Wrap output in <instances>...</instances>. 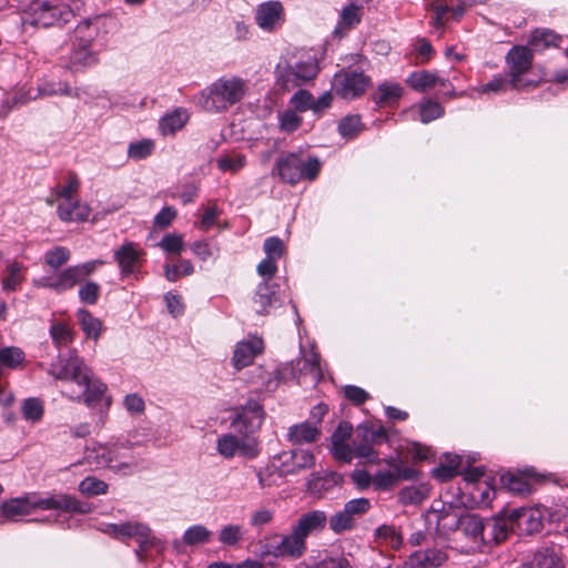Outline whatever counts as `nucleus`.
<instances>
[{"label":"nucleus","mask_w":568,"mask_h":568,"mask_svg":"<svg viewBox=\"0 0 568 568\" xmlns=\"http://www.w3.org/2000/svg\"><path fill=\"white\" fill-rule=\"evenodd\" d=\"M49 374L63 382L61 393L70 399L83 400L89 407L104 399L106 385L94 378L84 361L77 355H70L64 363L52 364Z\"/></svg>","instance_id":"obj_1"},{"label":"nucleus","mask_w":568,"mask_h":568,"mask_svg":"<svg viewBox=\"0 0 568 568\" xmlns=\"http://www.w3.org/2000/svg\"><path fill=\"white\" fill-rule=\"evenodd\" d=\"M37 508L43 510L60 509L77 514H85L90 510L87 504H82L75 497L69 495H53L47 497L27 495L2 503V523L6 520L17 521L19 518L29 515Z\"/></svg>","instance_id":"obj_2"},{"label":"nucleus","mask_w":568,"mask_h":568,"mask_svg":"<svg viewBox=\"0 0 568 568\" xmlns=\"http://www.w3.org/2000/svg\"><path fill=\"white\" fill-rule=\"evenodd\" d=\"M247 92L246 81L240 77H221L203 93V108L210 112H225L242 101Z\"/></svg>","instance_id":"obj_3"},{"label":"nucleus","mask_w":568,"mask_h":568,"mask_svg":"<svg viewBox=\"0 0 568 568\" xmlns=\"http://www.w3.org/2000/svg\"><path fill=\"white\" fill-rule=\"evenodd\" d=\"M322 163L316 156L305 154L303 151L290 152L280 156L275 171L281 180L295 185L302 180L314 181L321 172Z\"/></svg>","instance_id":"obj_4"},{"label":"nucleus","mask_w":568,"mask_h":568,"mask_svg":"<svg viewBox=\"0 0 568 568\" xmlns=\"http://www.w3.org/2000/svg\"><path fill=\"white\" fill-rule=\"evenodd\" d=\"M88 463L95 467H109L118 473H131L138 467V462L131 453V447L126 445H94L88 448L85 453Z\"/></svg>","instance_id":"obj_5"},{"label":"nucleus","mask_w":568,"mask_h":568,"mask_svg":"<svg viewBox=\"0 0 568 568\" xmlns=\"http://www.w3.org/2000/svg\"><path fill=\"white\" fill-rule=\"evenodd\" d=\"M69 6L57 0H34L24 10L23 23L49 28L68 23L73 18Z\"/></svg>","instance_id":"obj_6"},{"label":"nucleus","mask_w":568,"mask_h":568,"mask_svg":"<svg viewBox=\"0 0 568 568\" xmlns=\"http://www.w3.org/2000/svg\"><path fill=\"white\" fill-rule=\"evenodd\" d=\"M317 73L318 64L312 57L293 63L281 62L276 67V82L282 89L291 91L313 80Z\"/></svg>","instance_id":"obj_7"},{"label":"nucleus","mask_w":568,"mask_h":568,"mask_svg":"<svg viewBox=\"0 0 568 568\" xmlns=\"http://www.w3.org/2000/svg\"><path fill=\"white\" fill-rule=\"evenodd\" d=\"M532 51L525 45H515L508 51L506 64L509 70L508 75L511 78V89L519 91L537 87V80L527 78L532 67Z\"/></svg>","instance_id":"obj_8"},{"label":"nucleus","mask_w":568,"mask_h":568,"mask_svg":"<svg viewBox=\"0 0 568 568\" xmlns=\"http://www.w3.org/2000/svg\"><path fill=\"white\" fill-rule=\"evenodd\" d=\"M456 528H459L465 536L475 542L479 540L485 541V523L478 515L470 514L462 518L448 511L437 515V529L454 530Z\"/></svg>","instance_id":"obj_9"},{"label":"nucleus","mask_w":568,"mask_h":568,"mask_svg":"<svg viewBox=\"0 0 568 568\" xmlns=\"http://www.w3.org/2000/svg\"><path fill=\"white\" fill-rule=\"evenodd\" d=\"M371 85V78L352 69L337 72L333 80V89L343 99L353 100L361 97Z\"/></svg>","instance_id":"obj_10"},{"label":"nucleus","mask_w":568,"mask_h":568,"mask_svg":"<svg viewBox=\"0 0 568 568\" xmlns=\"http://www.w3.org/2000/svg\"><path fill=\"white\" fill-rule=\"evenodd\" d=\"M306 551V542L292 529L288 535L274 536L267 539L264 555L282 559H298Z\"/></svg>","instance_id":"obj_11"},{"label":"nucleus","mask_w":568,"mask_h":568,"mask_svg":"<svg viewBox=\"0 0 568 568\" xmlns=\"http://www.w3.org/2000/svg\"><path fill=\"white\" fill-rule=\"evenodd\" d=\"M278 463L280 477L298 474L315 465L314 455L307 449H293L274 456Z\"/></svg>","instance_id":"obj_12"},{"label":"nucleus","mask_w":568,"mask_h":568,"mask_svg":"<svg viewBox=\"0 0 568 568\" xmlns=\"http://www.w3.org/2000/svg\"><path fill=\"white\" fill-rule=\"evenodd\" d=\"M263 420L264 410L262 405L255 400H248L246 405L241 408L231 425L237 433L248 435L258 430Z\"/></svg>","instance_id":"obj_13"},{"label":"nucleus","mask_w":568,"mask_h":568,"mask_svg":"<svg viewBox=\"0 0 568 568\" xmlns=\"http://www.w3.org/2000/svg\"><path fill=\"white\" fill-rule=\"evenodd\" d=\"M114 260L116 261L122 277L136 275L140 272L144 252L133 242H125L114 251Z\"/></svg>","instance_id":"obj_14"},{"label":"nucleus","mask_w":568,"mask_h":568,"mask_svg":"<svg viewBox=\"0 0 568 568\" xmlns=\"http://www.w3.org/2000/svg\"><path fill=\"white\" fill-rule=\"evenodd\" d=\"M513 519L532 521V511L526 509L514 510L510 519L495 517L485 523V541L499 544L504 541L510 529L509 524Z\"/></svg>","instance_id":"obj_15"},{"label":"nucleus","mask_w":568,"mask_h":568,"mask_svg":"<svg viewBox=\"0 0 568 568\" xmlns=\"http://www.w3.org/2000/svg\"><path fill=\"white\" fill-rule=\"evenodd\" d=\"M292 375L298 384L307 382L312 384L318 383L322 378L318 354L312 351L310 354L297 359L292 366Z\"/></svg>","instance_id":"obj_16"},{"label":"nucleus","mask_w":568,"mask_h":568,"mask_svg":"<svg viewBox=\"0 0 568 568\" xmlns=\"http://www.w3.org/2000/svg\"><path fill=\"white\" fill-rule=\"evenodd\" d=\"M282 300L278 292V285L263 281L257 285L253 297L254 310L260 315L270 314L273 307L281 305Z\"/></svg>","instance_id":"obj_17"},{"label":"nucleus","mask_w":568,"mask_h":568,"mask_svg":"<svg viewBox=\"0 0 568 568\" xmlns=\"http://www.w3.org/2000/svg\"><path fill=\"white\" fill-rule=\"evenodd\" d=\"M264 349V342L261 337L252 336L248 339L236 344L233 353V365L236 369L250 366L255 357Z\"/></svg>","instance_id":"obj_18"},{"label":"nucleus","mask_w":568,"mask_h":568,"mask_svg":"<svg viewBox=\"0 0 568 568\" xmlns=\"http://www.w3.org/2000/svg\"><path fill=\"white\" fill-rule=\"evenodd\" d=\"M73 266L67 267L62 272L52 275L43 276L34 281V285L38 287H45L54 291L55 293H63L72 290L79 282L80 278Z\"/></svg>","instance_id":"obj_19"},{"label":"nucleus","mask_w":568,"mask_h":568,"mask_svg":"<svg viewBox=\"0 0 568 568\" xmlns=\"http://www.w3.org/2000/svg\"><path fill=\"white\" fill-rule=\"evenodd\" d=\"M256 23L264 30H273L284 21L283 7L278 1H268L258 6L255 14Z\"/></svg>","instance_id":"obj_20"},{"label":"nucleus","mask_w":568,"mask_h":568,"mask_svg":"<svg viewBox=\"0 0 568 568\" xmlns=\"http://www.w3.org/2000/svg\"><path fill=\"white\" fill-rule=\"evenodd\" d=\"M327 523V516L323 510H312L303 514L292 529L306 542V538L317 531H322Z\"/></svg>","instance_id":"obj_21"},{"label":"nucleus","mask_w":568,"mask_h":568,"mask_svg":"<svg viewBox=\"0 0 568 568\" xmlns=\"http://www.w3.org/2000/svg\"><path fill=\"white\" fill-rule=\"evenodd\" d=\"M447 559L446 550L437 547L418 550L409 556V562L414 568H437Z\"/></svg>","instance_id":"obj_22"},{"label":"nucleus","mask_w":568,"mask_h":568,"mask_svg":"<svg viewBox=\"0 0 568 568\" xmlns=\"http://www.w3.org/2000/svg\"><path fill=\"white\" fill-rule=\"evenodd\" d=\"M404 92L403 87L398 82L384 81L379 83L372 94V100L379 108L396 105Z\"/></svg>","instance_id":"obj_23"},{"label":"nucleus","mask_w":568,"mask_h":568,"mask_svg":"<svg viewBox=\"0 0 568 568\" xmlns=\"http://www.w3.org/2000/svg\"><path fill=\"white\" fill-rule=\"evenodd\" d=\"M57 213L60 220L64 222H84L89 219L91 210L88 204L78 199H72L59 202Z\"/></svg>","instance_id":"obj_24"},{"label":"nucleus","mask_w":568,"mask_h":568,"mask_svg":"<svg viewBox=\"0 0 568 568\" xmlns=\"http://www.w3.org/2000/svg\"><path fill=\"white\" fill-rule=\"evenodd\" d=\"M320 435L321 429L317 426L312 425L308 422H304L291 426L287 433V438L294 445H302L317 440Z\"/></svg>","instance_id":"obj_25"},{"label":"nucleus","mask_w":568,"mask_h":568,"mask_svg":"<svg viewBox=\"0 0 568 568\" xmlns=\"http://www.w3.org/2000/svg\"><path fill=\"white\" fill-rule=\"evenodd\" d=\"M27 268L23 264L12 261L6 266L2 275V291L14 292L26 281Z\"/></svg>","instance_id":"obj_26"},{"label":"nucleus","mask_w":568,"mask_h":568,"mask_svg":"<svg viewBox=\"0 0 568 568\" xmlns=\"http://www.w3.org/2000/svg\"><path fill=\"white\" fill-rule=\"evenodd\" d=\"M428 497L429 488L425 484L405 486L397 494L398 503L404 506L420 505Z\"/></svg>","instance_id":"obj_27"},{"label":"nucleus","mask_w":568,"mask_h":568,"mask_svg":"<svg viewBox=\"0 0 568 568\" xmlns=\"http://www.w3.org/2000/svg\"><path fill=\"white\" fill-rule=\"evenodd\" d=\"M97 62V54L90 47L72 45L68 68L72 72H78L87 67H91Z\"/></svg>","instance_id":"obj_28"},{"label":"nucleus","mask_w":568,"mask_h":568,"mask_svg":"<svg viewBox=\"0 0 568 568\" xmlns=\"http://www.w3.org/2000/svg\"><path fill=\"white\" fill-rule=\"evenodd\" d=\"M99 33V27L91 20L81 21L73 31L72 45L92 47Z\"/></svg>","instance_id":"obj_29"},{"label":"nucleus","mask_w":568,"mask_h":568,"mask_svg":"<svg viewBox=\"0 0 568 568\" xmlns=\"http://www.w3.org/2000/svg\"><path fill=\"white\" fill-rule=\"evenodd\" d=\"M187 121V111L184 109H176L160 120L159 128L164 135L174 134L176 131L181 130Z\"/></svg>","instance_id":"obj_30"},{"label":"nucleus","mask_w":568,"mask_h":568,"mask_svg":"<svg viewBox=\"0 0 568 568\" xmlns=\"http://www.w3.org/2000/svg\"><path fill=\"white\" fill-rule=\"evenodd\" d=\"M361 7L352 2L343 8L341 12V20L335 29V33L343 36L347 30L354 28L361 22Z\"/></svg>","instance_id":"obj_31"},{"label":"nucleus","mask_w":568,"mask_h":568,"mask_svg":"<svg viewBox=\"0 0 568 568\" xmlns=\"http://www.w3.org/2000/svg\"><path fill=\"white\" fill-rule=\"evenodd\" d=\"M254 473L261 489L276 486V476L280 477L278 463L273 457L265 467H254Z\"/></svg>","instance_id":"obj_32"},{"label":"nucleus","mask_w":568,"mask_h":568,"mask_svg":"<svg viewBox=\"0 0 568 568\" xmlns=\"http://www.w3.org/2000/svg\"><path fill=\"white\" fill-rule=\"evenodd\" d=\"M511 89V78L508 74H496L490 81L474 88L478 94H501Z\"/></svg>","instance_id":"obj_33"},{"label":"nucleus","mask_w":568,"mask_h":568,"mask_svg":"<svg viewBox=\"0 0 568 568\" xmlns=\"http://www.w3.org/2000/svg\"><path fill=\"white\" fill-rule=\"evenodd\" d=\"M77 318L81 325V328L88 337L98 339L102 331V322L94 317L88 310L80 308L77 312Z\"/></svg>","instance_id":"obj_34"},{"label":"nucleus","mask_w":568,"mask_h":568,"mask_svg":"<svg viewBox=\"0 0 568 568\" xmlns=\"http://www.w3.org/2000/svg\"><path fill=\"white\" fill-rule=\"evenodd\" d=\"M525 568H562V565L554 549L544 548L535 554Z\"/></svg>","instance_id":"obj_35"},{"label":"nucleus","mask_w":568,"mask_h":568,"mask_svg":"<svg viewBox=\"0 0 568 568\" xmlns=\"http://www.w3.org/2000/svg\"><path fill=\"white\" fill-rule=\"evenodd\" d=\"M39 95L51 97V95H67V97H80V91L77 88H71L69 83L63 81H50L39 87Z\"/></svg>","instance_id":"obj_36"},{"label":"nucleus","mask_w":568,"mask_h":568,"mask_svg":"<svg viewBox=\"0 0 568 568\" xmlns=\"http://www.w3.org/2000/svg\"><path fill=\"white\" fill-rule=\"evenodd\" d=\"M438 81L439 77L428 71L414 72L407 78V84L412 89L420 92L428 91L436 87Z\"/></svg>","instance_id":"obj_37"},{"label":"nucleus","mask_w":568,"mask_h":568,"mask_svg":"<svg viewBox=\"0 0 568 568\" xmlns=\"http://www.w3.org/2000/svg\"><path fill=\"white\" fill-rule=\"evenodd\" d=\"M219 541L226 547H236L244 539V528L239 524H229L221 528Z\"/></svg>","instance_id":"obj_38"},{"label":"nucleus","mask_w":568,"mask_h":568,"mask_svg":"<svg viewBox=\"0 0 568 568\" xmlns=\"http://www.w3.org/2000/svg\"><path fill=\"white\" fill-rule=\"evenodd\" d=\"M80 186V181L74 173L69 174L68 182L64 185L57 186L54 191V199H48L47 203L49 205H53L55 201L65 202L74 197V194L78 192Z\"/></svg>","instance_id":"obj_39"},{"label":"nucleus","mask_w":568,"mask_h":568,"mask_svg":"<svg viewBox=\"0 0 568 568\" xmlns=\"http://www.w3.org/2000/svg\"><path fill=\"white\" fill-rule=\"evenodd\" d=\"M26 366V354L17 346L2 347V368L13 371L22 369Z\"/></svg>","instance_id":"obj_40"},{"label":"nucleus","mask_w":568,"mask_h":568,"mask_svg":"<svg viewBox=\"0 0 568 568\" xmlns=\"http://www.w3.org/2000/svg\"><path fill=\"white\" fill-rule=\"evenodd\" d=\"M135 541L138 542L135 555L141 562L149 558V551L151 549H155L158 552H162L164 549L162 542L152 535L151 530L145 537H141V539H136Z\"/></svg>","instance_id":"obj_41"},{"label":"nucleus","mask_w":568,"mask_h":568,"mask_svg":"<svg viewBox=\"0 0 568 568\" xmlns=\"http://www.w3.org/2000/svg\"><path fill=\"white\" fill-rule=\"evenodd\" d=\"M559 41L560 37L548 29L535 30L529 40L530 44L537 50H541L550 45L556 47Z\"/></svg>","instance_id":"obj_42"},{"label":"nucleus","mask_w":568,"mask_h":568,"mask_svg":"<svg viewBox=\"0 0 568 568\" xmlns=\"http://www.w3.org/2000/svg\"><path fill=\"white\" fill-rule=\"evenodd\" d=\"M212 531L203 525H194L187 528L183 535L184 544L189 546L203 545L210 541Z\"/></svg>","instance_id":"obj_43"},{"label":"nucleus","mask_w":568,"mask_h":568,"mask_svg":"<svg viewBox=\"0 0 568 568\" xmlns=\"http://www.w3.org/2000/svg\"><path fill=\"white\" fill-rule=\"evenodd\" d=\"M21 410L24 419L31 423H38L43 417L44 407L39 398L31 397L23 400Z\"/></svg>","instance_id":"obj_44"},{"label":"nucleus","mask_w":568,"mask_h":568,"mask_svg":"<svg viewBox=\"0 0 568 568\" xmlns=\"http://www.w3.org/2000/svg\"><path fill=\"white\" fill-rule=\"evenodd\" d=\"M71 252L64 246H55L52 250L45 252L44 262L52 270H58L62 265L69 262Z\"/></svg>","instance_id":"obj_45"},{"label":"nucleus","mask_w":568,"mask_h":568,"mask_svg":"<svg viewBox=\"0 0 568 568\" xmlns=\"http://www.w3.org/2000/svg\"><path fill=\"white\" fill-rule=\"evenodd\" d=\"M216 449L224 458H233L239 454V437L233 434L222 435L216 442Z\"/></svg>","instance_id":"obj_46"},{"label":"nucleus","mask_w":568,"mask_h":568,"mask_svg":"<svg viewBox=\"0 0 568 568\" xmlns=\"http://www.w3.org/2000/svg\"><path fill=\"white\" fill-rule=\"evenodd\" d=\"M246 164L243 154H227L217 159V168L223 172L237 173Z\"/></svg>","instance_id":"obj_47"},{"label":"nucleus","mask_w":568,"mask_h":568,"mask_svg":"<svg viewBox=\"0 0 568 568\" xmlns=\"http://www.w3.org/2000/svg\"><path fill=\"white\" fill-rule=\"evenodd\" d=\"M79 490L87 496L104 495L108 491V484L101 479L89 476L79 484Z\"/></svg>","instance_id":"obj_48"},{"label":"nucleus","mask_w":568,"mask_h":568,"mask_svg":"<svg viewBox=\"0 0 568 568\" xmlns=\"http://www.w3.org/2000/svg\"><path fill=\"white\" fill-rule=\"evenodd\" d=\"M359 115H346L338 123V132L343 138L352 139L362 131Z\"/></svg>","instance_id":"obj_49"},{"label":"nucleus","mask_w":568,"mask_h":568,"mask_svg":"<svg viewBox=\"0 0 568 568\" xmlns=\"http://www.w3.org/2000/svg\"><path fill=\"white\" fill-rule=\"evenodd\" d=\"M150 532V527L143 523L139 521H125L122 523V537L121 540L125 541L126 539H141V537H145L146 534Z\"/></svg>","instance_id":"obj_50"},{"label":"nucleus","mask_w":568,"mask_h":568,"mask_svg":"<svg viewBox=\"0 0 568 568\" xmlns=\"http://www.w3.org/2000/svg\"><path fill=\"white\" fill-rule=\"evenodd\" d=\"M398 483V476L395 471L378 470L374 474V488L378 491L392 490Z\"/></svg>","instance_id":"obj_51"},{"label":"nucleus","mask_w":568,"mask_h":568,"mask_svg":"<svg viewBox=\"0 0 568 568\" xmlns=\"http://www.w3.org/2000/svg\"><path fill=\"white\" fill-rule=\"evenodd\" d=\"M444 114L443 106L432 100H426L419 104V119L423 123H429Z\"/></svg>","instance_id":"obj_52"},{"label":"nucleus","mask_w":568,"mask_h":568,"mask_svg":"<svg viewBox=\"0 0 568 568\" xmlns=\"http://www.w3.org/2000/svg\"><path fill=\"white\" fill-rule=\"evenodd\" d=\"M375 535L377 538L387 541L394 549H398L403 544V537L394 526L382 525L375 530Z\"/></svg>","instance_id":"obj_53"},{"label":"nucleus","mask_w":568,"mask_h":568,"mask_svg":"<svg viewBox=\"0 0 568 568\" xmlns=\"http://www.w3.org/2000/svg\"><path fill=\"white\" fill-rule=\"evenodd\" d=\"M261 453L260 443L256 438L250 437L245 435L242 438H239V455L247 458L254 459Z\"/></svg>","instance_id":"obj_54"},{"label":"nucleus","mask_w":568,"mask_h":568,"mask_svg":"<svg viewBox=\"0 0 568 568\" xmlns=\"http://www.w3.org/2000/svg\"><path fill=\"white\" fill-rule=\"evenodd\" d=\"M355 523L348 516V514L344 510L337 511L329 518V528L335 534H341L346 530H351L354 527Z\"/></svg>","instance_id":"obj_55"},{"label":"nucleus","mask_w":568,"mask_h":568,"mask_svg":"<svg viewBox=\"0 0 568 568\" xmlns=\"http://www.w3.org/2000/svg\"><path fill=\"white\" fill-rule=\"evenodd\" d=\"M371 509V501L367 498L361 497L348 500L344 505V510L355 523V518L365 515Z\"/></svg>","instance_id":"obj_56"},{"label":"nucleus","mask_w":568,"mask_h":568,"mask_svg":"<svg viewBox=\"0 0 568 568\" xmlns=\"http://www.w3.org/2000/svg\"><path fill=\"white\" fill-rule=\"evenodd\" d=\"M192 252L202 261L211 257L215 258L219 255V247L211 241H197L191 245Z\"/></svg>","instance_id":"obj_57"},{"label":"nucleus","mask_w":568,"mask_h":568,"mask_svg":"<svg viewBox=\"0 0 568 568\" xmlns=\"http://www.w3.org/2000/svg\"><path fill=\"white\" fill-rule=\"evenodd\" d=\"M358 435L362 437L363 442H367L372 446L379 445L387 439V433L383 427L375 429L368 426H363L358 428Z\"/></svg>","instance_id":"obj_58"},{"label":"nucleus","mask_w":568,"mask_h":568,"mask_svg":"<svg viewBox=\"0 0 568 568\" xmlns=\"http://www.w3.org/2000/svg\"><path fill=\"white\" fill-rule=\"evenodd\" d=\"M154 149V143L151 140H142L131 143L128 148V155L134 160H141L149 156Z\"/></svg>","instance_id":"obj_59"},{"label":"nucleus","mask_w":568,"mask_h":568,"mask_svg":"<svg viewBox=\"0 0 568 568\" xmlns=\"http://www.w3.org/2000/svg\"><path fill=\"white\" fill-rule=\"evenodd\" d=\"M159 246L169 254H180L184 247L183 236L180 234H166Z\"/></svg>","instance_id":"obj_60"},{"label":"nucleus","mask_w":568,"mask_h":568,"mask_svg":"<svg viewBox=\"0 0 568 568\" xmlns=\"http://www.w3.org/2000/svg\"><path fill=\"white\" fill-rule=\"evenodd\" d=\"M301 124L302 118L293 110H286L280 114V129L284 132H294Z\"/></svg>","instance_id":"obj_61"},{"label":"nucleus","mask_w":568,"mask_h":568,"mask_svg":"<svg viewBox=\"0 0 568 568\" xmlns=\"http://www.w3.org/2000/svg\"><path fill=\"white\" fill-rule=\"evenodd\" d=\"M100 285L95 282H87L79 288V298L81 302L93 305L100 296Z\"/></svg>","instance_id":"obj_62"},{"label":"nucleus","mask_w":568,"mask_h":568,"mask_svg":"<svg viewBox=\"0 0 568 568\" xmlns=\"http://www.w3.org/2000/svg\"><path fill=\"white\" fill-rule=\"evenodd\" d=\"M50 335L58 347L68 345L72 341L71 331L63 323H54L50 328Z\"/></svg>","instance_id":"obj_63"},{"label":"nucleus","mask_w":568,"mask_h":568,"mask_svg":"<svg viewBox=\"0 0 568 568\" xmlns=\"http://www.w3.org/2000/svg\"><path fill=\"white\" fill-rule=\"evenodd\" d=\"M313 95L307 90H298L291 98V104L300 112L312 110Z\"/></svg>","instance_id":"obj_64"}]
</instances>
